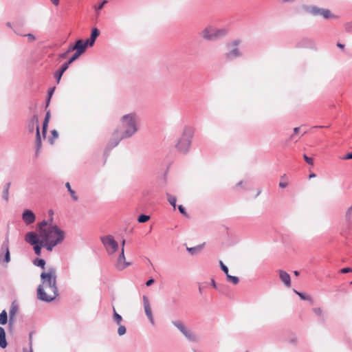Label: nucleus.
<instances>
[{"mask_svg":"<svg viewBox=\"0 0 352 352\" xmlns=\"http://www.w3.org/2000/svg\"><path fill=\"white\" fill-rule=\"evenodd\" d=\"M56 270L52 267L41 274V284L37 288V298L38 300L50 302L58 296L56 285Z\"/></svg>","mask_w":352,"mask_h":352,"instance_id":"1","label":"nucleus"},{"mask_svg":"<svg viewBox=\"0 0 352 352\" xmlns=\"http://www.w3.org/2000/svg\"><path fill=\"white\" fill-rule=\"evenodd\" d=\"M39 237L45 243L46 250L52 252L54 247L63 241L65 233L56 225L50 224L47 230H43Z\"/></svg>","mask_w":352,"mask_h":352,"instance_id":"2","label":"nucleus"},{"mask_svg":"<svg viewBox=\"0 0 352 352\" xmlns=\"http://www.w3.org/2000/svg\"><path fill=\"white\" fill-rule=\"evenodd\" d=\"M120 122L123 131H121L124 138L127 139L133 137L138 131V117L135 113L124 115L120 118Z\"/></svg>","mask_w":352,"mask_h":352,"instance_id":"3","label":"nucleus"},{"mask_svg":"<svg viewBox=\"0 0 352 352\" xmlns=\"http://www.w3.org/2000/svg\"><path fill=\"white\" fill-rule=\"evenodd\" d=\"M195 129L190 126H185L182 135L178 139L175 147L181 153H187L190 148Z\"/></svg>","mask_w":352,"mask_h":352,"instance_id":"4","label":"nucleus"},{"mask_svg":"<svg viewBox=\"0 0 352 352\" xmlns=\"http://www.w3.org/2000/svg\"><path fill=\"white\" fill-rule=\"evenodd\" d=\"M25 240L27 243L33 245V249L37 256H41L42 248H45V243L38 239V235L34 232H29L25 236Z\"/></svg>","mask_w":352,"mask_h":352,"instance_id":"5","label":"nucleus"},{"mask_svg":"<svg viewBox=\"0 0 352 352\" xmlns=\"http://www.w3.org/2000/svg\"><path fill=\"white\" fill-rule=\"evenodd\" d=\"M227 34L226 29L214 30L212 28H206L201 32L202 37L207 41H217Z\"/></svg>","mask_w":352,"mask_h":352,"instance_id":"6","label":"nucleus"},{"mask_svg":"<svg viewBox=\"0 0 352 352\" xmlns=\"http://www.w3.org/2000/svg\"><path fill=\"white\" fill-rule=\"evenodd\" d=\"M172 324L177 328V329L185 336V338L191 342H198L199 337L192 332L190 329H188L183 322L180 320H173Z\"/></svg>","mask_w":352,"mask_h":352,"instance_id":"7","label":"nucleus"},{"mask_svg":"<svg viewBox=\"0 0 352 352\" xmlns=\"http://www.w3.org/2000/svg\"><path fill=\"white\" fill-rule=\"evenodd\" d=\"M241 43L239 39L235 40L232 43H228L227 47L229 50L225 54V58L228 60H232L242 56V52L238 48V45Z\"/></svg>","mask_w":352,"mask_h":352,"instance_id":"8","label":"nucleus"},{"mask_svg":"<svg viewBox=\"0 0 352 352\" xmlns=\"http://www.w3.org/2000/svg\"><path fill=\"white\" fill-rule=\"evenodd\" d=\"M127 139L124 138V135L118 129H116L112 133V135L105 148L104 154L110 152L111 150L117 146L122 140Z\"/></svg>","mask_w":352,"mask_h":352,"instance_id":"9","label":"nucleus"},{"mask_svg":"<svg viewBox=\"0 0 352 352\" xmlns=\"http://www.w3.org/2000/svg\"><path fill=\"white\" fill-rule=\"evenodd\" d=\"M100 241L109 254H113L118 251V243L111 235L101 236Z\"/></svg>","mask_w":352,"mask_h":352,"instance_id":"10","label":"nucleus"},{"mask_svg":"<svg viewBox=\"0 0 352 352\" xmlns=\"http://www.w3.org/2000/svg\"><path fill=\"white\" fill-rule=\"evenodd\" d=\"M143 300V305H144V309L146 316H147L148 319L149 320L150 322L152 324H154V318L152 313V309L150 305L149 299L146 296H143L142 297Z\"/></svg>","mask_w":352,"mask_h":352,"instance_id":"11","label":"nucleus"},{"mask_svg":"<svg viewBox=\"0 0 352 352\" xmlns=\"http://www.w3.org/2000/svg\"><path fill=\"white\" fill-rule=\"evenodd\" d=\"M130 265L131 263L126 261L124 248H122L121 252L117 259L116 267L118 270H122Z\"/></svg>","mask_w":352,"mask_h":352,"instance_id":"12","label":"nucleus"},{"mask_svg":"<svg viewBox=\"0 0 352 352\" xmlns=\"http://www.w3.org/2000/svg\"><path fill=\"white\" fill-rule=\"evenodd\" d=\"M89 47L86 41L82 39H78L74 45L72 46V49H76V52L80 55L85 52L87 48Z\"/></svg>","mask_w":352,"mask_h":352,"instance_id":"13","label":"nucleus"},{"mask_svg":"<svg viewBox=\"0 0 352 352\" xmlns=\"http://www.w3.org/2000/svg\"><path fill=\"white\" fill-rule=\"evenodd\" d=\"M22 219L26 225H30L35 221L36 216L30 210H25L22 214Z\"/></svg>","mask_w":352,"mask_h":352,"instance_id":"14","label":"nucleus"},{"mask_svg":"<svg viewBox=\"0 0 352 352\" xmlns=\"http://www.w3.org/2000/svg\"><path fill=\"white\" fill-rule=\"evenodd\" d=\"M279 274V278L283 283L286 287H291V277L290 275L285 271L283 270H279L278 271Z\"/></svg>","mask_w":352,"mask_h":352,"instance_id":"15","label":"nucleus"},{"mask_svg":"<svg viewBox=\"0 0 352 352\" xmlns=\"http://www.w3.org/2000/svg\"><path fill=\"white\" fill-rule=\"evenodd\" d=\"M100 34V32L97 28H94L91 30L90 37L85 40L87 44L89 45V47H92L94 45L96 40L99 36Z\"/></svg>","mask_w":352,"mask_h":352,"instance_id":"16","label":"nucleus"},{"mask_svg":"<svg viewBox=\"0 0 352 352\" xmlns=\"http://www.w3.org/2000/svg\"><path fill=\"white\" fill-rule=\"evenodd\" d=\"M38 116L36 115H34L30 120V121L28 124V126H27L29 133H34V129H36V126H38Z\"/></svg>","mask_w":352,"mask_h":352,"instance_id":"17","label":"nucleus"},{"mask_svg":"<svg viewBox=\"0 0 352 352\" xmlns=\"http://www.w3.org/2000/svg\"><path fill=\"white\" fill-rule=\"evenodd\" d=\"M68 67H69L67 64L63 63L61 65V67L57 71L55 72V73L54 74V76L56 80L57 84L60 82L63 74L68 69Z\"/></svg>","mask_w":352,"mask_h":352,"instance_id":"18","label":"nucleus"},{"mask_svg":"<svg viewBox=\"0 0 352 352\" xmlns=\"http://www.w3.org/2000/svg\"><path fill=\"white\" fill-rule=\"evenodd\" d=\"M322 9L315 6L305 7V11L313 16L322 15Z\"/></svg>","mask_w":352,"mask_h":352,"instance_id":"19","label":"nucleus"},{"mask_svg":"<svg viewBox=\"0 0 352 352\" xmlns=\"http://www.w3.org/2000/svg\"><path fill=\"white\" fill-rule=\"evenodd\" d=\"M1 250L2 251V252H5L3 261L6 263H9L10 261V254L8 241L3 242V243L1 245Z\"/></svg>","mask_w":352,"mask_h":352,"instance_id":"20","label":"nucleus"},{"mask_svg":"<svg viewBox=\"0 0 352 352\" xmlns=\"http://www.w3.org/2000/svg\"><path fill=\"white\" fill-rule=\"evenodd\" d=\"M53 221V218L51 217L50 223ZM50 222L47 220H43L41 222L37 224V230L39 234V236L42 234L43 230H47L48 226L50 225Z\"/></svg>","mask_w":352,"mask_h":352,"instance_id":"21","label":"nucleus"},{"mask_svg":"<svg viewBox=\"0 0 352 352\" xmlns=\"http://www.w3.org/2000/svg\"><path fill=\"white\" fill-rule=\"evenodd\" d=\"M10 186H11V182H7L3 186L1 197H2V199L6 202H8L9 201V190H10Z\"/></svg>","mask_w":352,"mask_h":352,"instance_id":"22","label":"nucleus"},{"mask_svg":"<svg viewBox=\"0 0 352 352\" xmlns=\"http://www.w3.org/2000/svg\"><path fill=\"white\" fill-rule=\"evenodd\" d=\"M8 345L5 329L0 327V347L5 349Z\"/></svg>","mask_w":352,"mask_h":352,"instance_id":"23","label":"nucleus"},{"mask_svg":"<svg viewBox=\"0 0 352 352\" xmlns=\"http://www.w3.org/2000/svg\"><path fill=\"white\" fill-rule=\"evenodd\" d=\"M41 139L40 136L39 132V126H36V141H35V147L37 151H39L41 148Z\"/></svg>","mask_w":352,"mask_h":352,"instance_id":"24","label":"nucleus"},{"mask_svg":"<svg viewBox=\"0 0 352 352\" xmlns=\"http://www.w3.org/2000/svg\"><path fill=\"white\" fill-rule=\"evenodd\" d=\"M17 310H18V306H17V305L15 304L14 302H13L12 303V305H11V307H10V312H9V315H10L9 322H10V324H11L12 318L14 317Z\"/></svg>","mask_w":352,"mask_h":352,"instance_id":"25","label":"nucleus"},{"mask_svg":"<svg viewBox=\"0 0 352 352\" xmlns=\"http://www.w3.org/2000/svg\"><path fill=\"white\" fill-rule=\"evenodd\" d=\"M65 187L67 188L72 199L74 201H77L78 199V197L76 195V192L73 189H72L69 182H67L65 184Z\"/></svg>","mask_w":352,"mask_h":352,"instance_id":"26","label":"nucleus"},{"mask_svg":"<svg viewBox=\"0 0 352 352\" xmlns=\"http://www.w3.org/2000/svg\"><path fill=\"white\" fill-rule=\"evenodd\" d=\"M321 16H322V17L324 19H330V18H333V19H337L338 18V16H335L334 14H333L329 10L324 9V8L322 9V15Z\"/></svg>","mask_w":352,"mask_h":352,"instance_id":"27","label":"nucleus"},{"mask_svg":"<svg viewBox=\"0 0 352 352\" xmlns=\"http://www.w3.org/2000/svg\"><path fill=\"white\" fill-rule=\"evenodd\" d=\"M227 280L233 285H237L239 283V278L237 276H232L229 274L226 275Z\"/></svg>","mask_w":352,"mask_h":352,"instance_id":"28","label":"nucleus"},{"mask_svg":"<svg viewBox=\"0 0 352 352\" xmlns=\"http://www.w3.org/2000/svg\"><path fill=\"white\" fill-rule=\"evenodd\" d=\"M113 320L117 324L120 325L121 322L122 321V317L119 314H118L116 312L114 307H113Z\"/></svg>","mask_w":352,"mask_h":352,"instance_id":"29","label":"nucleus"},{"mask_svg":"<svg viewBox=\"0 0 352 352\" xmlns=\"http://www.w3.org/2000/svg\"><path fill=\"white\" fill-rule=\"evenodd\" d=\"M8 322V314L6 310H3L0 314V324L3 325Z\"/></svg>","mask_w":352,"mask_h":352,"instance_id":"30","label":"nucleus"},{"mask_svg":"<svg viewBox=\"0 0 352 352\" xmlns=\"http://www.w3.org/2000/svg\"><path fill=\"white\" fill-rule=\"evenodd\" d=\"M203 245H197L192 248H187L186 250L190 253L191 254H196L198 251H200L202 249Z\"/></svg>","mask_w":352,"mask_h":352,"instance_id":"31","label":"nucleus"},{"mask_svg":"<svg viewBox=\"0 0 352 352\" xmlns=\"http://www.w3.org/2000/svg\"><path fill=\"white\" fill-rule=\"evenodd\" d=\"M166 196H167V199H168V201L170 203V204L173 207L175 208L176 207V201H177L176 197L171 195L168 192H166Z\"/></svg>","mask_w":352,"mask_h":352,"instance_id":"32","label":"nucleus"},{"mask_svg":"<svg viewBox=\"0 0 352 352\" xmlns=\"http://www.w3.org/2000/svg\"><path fill=\"white\" fill-rule=\"evenodd\" d=\"M34 264L36 266L40 267L44 270L45 266V261L43 258H36L34 261Z\"/></svg>","mask_w":352,"mask_h":352,"instance_id":"33","label":"nucleus"},{"mask_svg":"<svg viewBox=\"0 0 352 352\" xmlns=\"http://www.w3.org/2000/svg\"><path fill=\"white\" fill-rule=\"evenodd\" d=\"M80 56V54L75 52V53L69 58L68 61L65 62V63L69 67L71 63H72L74 60L78 58V57Z\"/></svg>","mask_w":352,"mask_h":352,"instance_id":"34","label":"nucleus"},{"mask_svg":"<svg viewBox=\"0 0 352 352\" xmlns=\"http://www.w3.org/2000/svg\"><path fill=\"white\" fill-rule=\"evenodd\" d=\"M150 218L149 215L142 214L138 217V221L139 223H146L150 219Z\"/></svg>","mask_w":352,"mask_h":352,"instance_id":"35","label":"nucleus"},{"mask_svg":"<svg viewBox=\"0 0 352 352\" xmlns=\"http://www.w3.org/2000/svg\"><path fill=\"white\" fill-rule=\"evenodd\" d=\"M344 28L345 31L347 33H351L352 32V21L346 22L344 24Z\"/></svg>","mask_w":352,"mask_h":352,"instance_id":"36","label":"nucleus"},{"mask_svg":"<svg viewBox=\"0 0 352 352\" xmlns=\"http://www.w3.org/2000/svg\"><path fill=\"white\" fill-rule=\"evenodd\" d=\"M298 296L302 299V300H308V301H310L311 302H312V298L311 296H307V295H305V294L303 293H298Z\"/></svg>","mask_w":352,"mask_h":352,"instance_id":"37","label":"nucleus"},{"mask_svg":"<svg viewBox=\"0 0 352 352\" xmlns=\"http://www.w3.org/2000/svg\"><path fill=\"white\" fill-rule=\"evenodd\" d=\"M126 329L124 325H119L118 329V333L119 336H123L126 333Z\"/></svg>","mask_w":352,"mask_h":352,"instance_id":"38","label":"nucleus"},{"mask_svg":"<svg viewBox=\"0 0 352 352\" xmlns=\"http://www.w3.org/2000/svg\"><path fill=\"white\" fill-rule=\"evenodd\" d=\"M219 265H220L221 270L226 274V275L229 274L228 273V272H229L228 267L226 265H224L221 261H219Z\"/></svg>","mask_w":352,"mask_h":352,"instance_id":"39","label":"nucleus"},{"mask_svg":"<svg viewBox=\"0 0 352 352\" xmlns=\"http://www.w3.org/2000/svg\"><path fill=\"white\" fill-rule=\"evenodd\" d=\"M178 210H179V212H180L181 214H182L184 216H185V217H188V214H187V212H186V211L185 208H184L182 205H179V206H178Z\"/></svg>","mask_w":352,"mask_h":352,"instance_id":"40","label":"nucleus"},{"mask_svg":"<svg viewBox=\"0 0 352 352\" xmlns=\"http://www.w3.org/2000/svg\"><path fill=\"white\" fill-rule=\"evenodd\" d=\"M303 158L308 164L313 165L314 160L311 157H309L307 155L304 154Z\"/></svg>","mask_w":352,"mask_h":352,"instance_id":"41","label":"nucleus"},{"mask_svg":"<svg viewBox=\"0 0 352 352\" xmlns=\"http://www.w3.org/2000/svg\"><path fill=\"white\" fill-rule=\"evenodd\" d=\"M107 0H103L102 1H101L98 6L97 7H96V10H100L103 8V7L104 6L105 4L107 3Z\"/></svg>","mask_w":352,"mask_h":352,"instance_id":"42","label":"nucleus"},{"mask_svg":"<svg viewBox=\"0 0 352 352\" xmlns=\"http://www.w3.org/2000/svg\"><path fill=\"white\" fill-rule=\"evenodd\" d=\"M211 285L217 290L221 291V286H218L214 279L211 280Z\"/></svg>","mask_w":352,"mask_h":352,"instance_id":"43","label":"nucleus"},{"mask_svg":"<svg viewBox=\"0 0 352 352\" xmlns=\"http://www.w3.org/2000/svg\"><path fill=\"white\" fill-rule=\"evenodd\" d=\"M340 272L342 274H346V273L352 272V268L344 267L340 270Z\"/></svg>","mask_w":352,"mask_h":352,"instance_id":"44","label":"nucleus"},{"mask_svg":"<svg viewBox=\"0 0 352 352\" xmlns=\"http://www.w3.org/2000/svg\"><path fill=\"white\" fill-rule=\"evenodd\" d=\"M313 311L319 316H320L322 314V310L320 307L314 308Z\"/></svg>","mask_w":352,"mask_h":352,"instance_id":"45","label":"nucleus"},{"mask_svg":"<svg viewBox=\"0 0 352 352\" xmlns=\"http://www.w3.org/2000/svg\"><path fill=\"white\" fill-rule=\"evenodd\" d=\"M55 89H56L55 87H51L49 89L48 92H47V96H49V98H52V96L55 91Z\"/></svg>","mask_w":352,"mask_h":352,"instance_id":"46","label":"nucleus"},{"mask_svg":"<svg viewBox=\"0 0 352 352\" xmlns=\"http://www.w3.org/2000/svg\"><path fill=\"white\" fill-rule=\"evenodd\" d=\"M47 125H48V122L45 123L43 122V133L44 136L45 135L46 132H47Z\"/></svg>","mask_w":352,"mask_h":352,"instance_id":"47","label":"nucleus"},{"mask_svg":"<svg viewBox=\"0 0 352 352\" xmlns=\"http://www.w3.org/2000/svg\"><path fill=\"white\" fill-rule=\"evenodd\" d=\"M50 111H47L46 114H45V119H44V122H49V120H50Z\"/></svg>","mask_w":352,"mask_h":352,"instance_id":"48","label":"nucleus"},{"mask_svg":"<svg viewBox=\"0 0 352 352\" xmlns=\"http://www.w3.org/2000/svg\"><path fill=\"white\" fill-rule=\"evenodd\" d=\"M342 160H352V153H347L345 156L342 157Z\"/></svg>","mask_w":352,"mask_h":352,"instance_id":"49","label":"nucleus"},{"mask_svg":"<svg viewBox=\"0 0 352 352\" xmlns=\"http://www.w3.org/2000/svg\"><path fill=\"white\" fill-rule=\"evenodd\" d=\"M155 282V280L153 278H150L146 282V285L147 287H150L151 285H153Z\"/></svg>","mask_w":352,"mask_h":352,"instance_id":"50","label":"nucleus"},{"mask_svg":"<svg viewBox=\"0 0 352 352\" xmlns=\"http://www.w3.org/2000/svg\"><path fill=\"white\" fill-rule=\"evenodd\" d=\"M287 182H280L279 186L282 188H285L287 186Z\"/></svg>","mask_w":352,"mask_h":352,"instance_id":"51","label":"nucleus"},{"mask_svg":"<svg viewBox=\"0 0 352 352\" xmlns=\"http://www.w3.org/2000/svg\"><path fill=\"white\" fill-rule=\"evenodd\" d=\"M52 135L55 138H57L58 137V133L57 131H56V130L52 131Z\"/></svg>","mask_w":352,"mask_h":352,"instance_id":"52","label":"nucleus"},{"mask_svg":"<svg viewBox=\"0 0 352 352\" xmlns=\"http://www.w3.org/2000/svg\"><path fill=\"white\" fill-rule=\"evenodd\" d=\"M27 36L30 41H34L36 39L35 36L32 34H27Z\"/></svg>","mask_w":352,"mask_h":352,"instance_id":"53","label":"nucleus"},{"mask_svg":"<svg viewBox=\"0 0 352 352\" xmlns=\"http://www.w3.org/2000/svg\"><path fill=\"white\" fill-rule=\"evenodd\" d=\"M351 212H352V207H350V208L347 210V211H346V216L348 217L349 216H350V215H351Z\"/></svg>","mask_w":352,"mask_h":352,"instance_id":"54","label":"nucleus"},{"mask_svg":"<svg viewBox=\"0 0 352 352\" xmlns=\"http://www.w3.org/2000/svg\"><path fill=\"white\" fill-rule=\"evenodd\" d=\"M67 54H68V53H67V52H64V53L60 54L59 55V56H60V58H66V57H67Z\"/></svg>","mask_w":352,"mask_h":352,"instance_id":"55","label":"nucleus"},{"mask_svg":"<svg viewBox=\"0 0 352 352\" xmlns=\"http://www.w3.org/2000/svg\"><path fill=\"white\" fill-rule=\"evenodd\" d=\"M51 1L55 6H58L59 4V0H51Z\"/></svg>","mask_w":352,"mask_h":352,"instance_id":"56","label":"nucleus"},{"mask_svg":"<svg viewBox=\"0 0 352 352\" xmlns=\"http://www.w3.org/2000/svg\"><path fill=\"white\" fill-rule=\"evenodd\" d=\"M50 100H51V98H49V96H47V97L46 98V107H48Z\"/></svg>","mask_w":352,"mask_h":352,"instance_id":"57","label":"nucleus"},{"mask_svg":"<svg viewBox=\"0 0 352 352\" xmlns=\"http://www.w3.org/2000/svg\"><path fill=\"white\" fill-rule=\"evenodd\" d=\"M337 46L339 47V48H341V49H344V45L340 43H337Z\"/></svg>","mask_w":352,"mask_h":352,"instance_id":"58","label":"nucleus"},{"mask_svg":"<svg viewBox=\"0 0 352 352\" xmlns=\"http://www.w3.org/2000/svg\"><path fill=\"white\" fill-rule=\"evenodd\" d=\"M299 130H300V128H299V127H295V128L294 129V133L295 134H297V133L299 132Z\"/></svg>","mask_w":352,"mask_h":352,"instance_id":"59","label":"nucleus"},{"mask_svg":"<svg viewBox=\"0 0 352 352\" xmlns=\"http://www.w3.org/2000/svg\"><path fill=\"white\" fill-rule=\"evenodd\" d=\"M72 46H73V45H72V46H70V47H69L68 50L67 51V53H69L70 52L74 51V50H75V51H76V49H72Z\"/></svg>","mask_w":352,"mask_h":352,"instance_id":"60","label":"nucleus"},{"mask_svg":"<svg viewBox=\"0 0 352 352\" xmlns=\"http://www.w3.org/2000/svg\"><path fill=\"white\" fill-rule=\"evenodd\" d=\"M124 245H125V240H124V239H123V240H122V243H121L122 248H124Z\"/></svg>","mask_w":352,"mask_h":352,"instance_id":"61","label":"nucleus"},{"mask_svg":"<svg viewBox=\"0 0 352 352\" xmlns=\"http://www.w3.org/2000/svg\"><path fill=\"white\" fill-rule=\"evenodd\" d=\"M294 274H295V276H298L300 273H299L298 271L296 270V271L294 272Z\"/></svg>","mask_w":352,"mask_h":352,"instance_id":"62","label":"nucleus"},{"mask_svg":"<svg viewBox=\"0 0 352 352\" xmlns=\"http://www.w3.org/2000/svg\"><path fill=\"white\" fill-rule=\"evenodd\" d=\"M243 183V181H240L236 185L241 186H242Z\"/></svg>","mask_w":352,"mask_h":352,"instance_id":"63","label":"nucleus"},{"mask_svg":"<svg viewBox=\"0 0 352 352\" xmlns=\"http://www.w3.org/2000/svg\"><path fill=\"white\" fill-rule=\"evenodd\" d=\"M316 176V175L314 173H311L310 175H309V177H314Z\"/></svg>","mask_w":352,"mask_h":352,"instance_id":"64","label":"nucleus"}]
</instances>
